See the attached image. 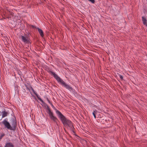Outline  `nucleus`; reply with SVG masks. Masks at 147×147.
Returning a JSON list of instances; mask_svg holds the SVG:
<instances>
[{
    "mask_svg": "<svg viewBox=\"0 0 147 147\" xmlns=\"http://www.w3.org/2000/svg\"><path fill=\"white\" fill-rule=\"evenodd\" d=\"M55 110L56 113L61 120L64 125L65 127H69L71 129H73V127L71 122L66 118L58 110L56 109Z\"/></svg>",
    "mask_w": 147,
    "mask_h": 147,
    "instance_id": "1",
    "label": "nucleus"
},
{
    "mask_svg": "<svg viewBox=\"0 0 147 147\" xmlns=\"http://www.w3.org/2000/svg\"><path fill=\"white\" fill-rule=\"evenodd\" d=\"M49 72L51 75L53 76L54 78L57 80L58 82L61 84V85L66 88L71 90H72V88L69 85L67 84L64 81L62 80L58 75L55 73L49 70Z\"/></svg>",
    "mask_w": 147,
    "mask_h": 147,
    "instance_id": "2",
    "label": "nucleus"
},
{
    "mask_svg": "<svg viewBox=\"0 0 147 147\" xmlns=\"http://www.w3.org/2000/svg\"><path fill=\"white\" fill-rule=\"evenodd\" d=\"M47 110V113L49 114L51 119L53 120L54 122L57 123V119L53 115V112L51 111L49 108H48Z\"/></svg>",
    "mask_w": 147,
    "mask_h": 147,
    "instance_id": "3",
    "label": "nucleus"
},
{
    "mask_svg": "<svg viewBox=\"0 0 147 147\" xmlns=\"http://www.w3.org/2000/svg\"><path fill=\"white\" fill-rule=\"evenodd\" d=\"M3 123L5 125V127L8 129L10 130L13 129V128L11 126L9 123L5 120L3 121Z\"/></svg>",
    "mask_w": 147,
    "mask_h": 147,
    "instance_id": "4",
    "label": "nucleus"
},
{
    "mask_svg": "<svg viewBox=\"0 0 147 147\" xmlns=\"http://www.w3.org/2000/svg\"><path fill=\"white\" fill-rule=\"evenodd\" d=\"M21 37L22 41L25 43L30 44L31 43L28 39V37H25L23 36H21Z\"/></svg>",
    "mask_w": 147,
    "mask_h": 147,
    "instance_id": "5",
    "label": "nucleus"
},
{
    "mask_svg": "<svg viewBox=\"0 0 147 147\" xmlns=\"http://www.w3.org/2000/svg\"><path fill=\"white\" fill-rule=\"evenodd\" d=\"M38 30V31L40 34V35L42 36L43 37L44 36L43 32L42 30L39 28H36Z\"/></svg>",
    "mask_w": 147,
    "mask_h": 147,
    "instance_id": "6",
    "label": "nucleus"
},
{
    "mask_svg": "<svg viewBox=\"0 0 147 147\" xmlns=\"http://www.w3.org/2000/svg\"><path fill=\"white\" fill-rule=\"evenodd\" d=\"M12 127L13 130H14L16 129V122L14 121H13L12 123Z\"/></svg>",
    "mask_w": 147,
    "mask_h": 147,
    "instance_id": "7",
    "label": "nucleus"
},
{
    "mask_svg": "<svg viewBox=\"0 0 147 147\" xmlns=\"http://www.w3.org/2000/svg\"><path fill=\"white\" fill-rule=\"evenodd\" d=\"M142 21H143L144 24H145L147 23V20L146 18L143 16L142 17Z\"/></svg>",
    "mask_w": 147,
    "mask_h": 147,
    "instance_id": "8",
    "label": "nucleus"
},
{
    "mask_svg": "<svg viewBox=\"0 0 147 147\" xmlns=\"http://www.w3.org/2000/svg\"><path fill=\"white\" fill-rule=\"evenodd\" d=\"M5 147H14V146L11 143H8L6 144Z\"/></svg>",
    "mask_w": 147,
    "mask_h": 147,
    "instance_id": "9",
    "label": "nucleus"
},
{
    "mask_svg": "<svg viewBox=\"0 0 147 147\" xmlns=\"http://www.w3.org/2000/svg\"><path fill=\"white\" fill-rule=\"evenodd\" d=\"M29 91H30V90H31L32 92H34V93L37 96H38V94L36 93V92L34 90V89H33V88H32V87H31V88H30L29 89Z\"/></svg>",
    "mask_w": 147,
    "mask_h": 147,
    "instance_id": "10",
    "label": "nucleus"
},
{
    "mask_svg": "<svg viewBox=\"0 0 147 147\" xmlns=\"http://www.w3.org/2000/svg\"><path fill=\"white\" fill-rule=\"evenodd\" d=\"M7 113L6 112H4L3 113L2 117H4L7 116Z\"/></svg>",
    "mask_w": 147,
    "mask_h": 147,
    "instance_id": "11",
    "label": "nucleus"
},
{
    "mask_svg": "<svg viewBox=\"0 0 147 147\" xmlns=\"http://www.w3.org/2000/svg\"><path fill=\"white\" fill-rule=\"evenodd\" d=\"M96 112V111H94L93 112V113H92V114H93V115H94V117L95 119L96 118V115H95Z\"/></svg>",
    "mask_w": 147,
    "mask_h": 147,
    "instance_id": "12",
    "label": "nucleus"
},
{
    "mask_svg": "<svg viewBox=\"0 0 147 147\" xmlns=\"http://www.w3.org/2000/svg\"><path fill=\"white\" fill-rule=\"evenodd\" d=\"M92 3H94L95 2L94 0H88Z\"/></svg>",
    "mask_w": 147,
    "mask_h": 147,
    "instance_id": "13",
    "label": "nucleus"
},
{
    "mask_svg": "<svg viewBox=\"0 0 147 147\" xmlns=\"http://www.w3.org/2000/svg\"><path fill=\"white\" fill-rule=\"evenodd\" d=\"M119 76L120 78L122 80L123 79V76L121 75H119Z\"/></svg>",
    "mask_w": 147,
    "mask_h": 147,
    "instance_id": "14",
    "label": "nucleus"
},
{
    "mask_svg": "<svg viewBox=\"0 0 147 147\" xmlns=\"http://www.w3.org/2000/svg\"><path fill=\"white\" fill-rule=\"evenodd\" d=\"M30 26H31L33 28H36V27L35 26H34L33 25H30Z\"/></svg>",
    "mask_w": 147,
    "mask_h": 147,
    "instance_id": "15",
    "label": "nucleus"
},
{
    "mask_svg": "<svg viewBox=\"0 0 147 147\" xmlns=\"http://www.w3.org/2000/svg\"><path fill=\"white\" fill-rule=\"evenodd\" d=\"M10 14L11 15H12V16H13V13H12V12H11V13H10Z\"/></svg>",
    "mask_w": 147,
    "mask_h": 147,
    "instance_id": "16",
    "label": "nucleus"
},
{
    "mask_svg": "<svg viewBox=\"0 0 147 147\" xmlns=\"http://www.w3.org/2000/svg\"><path fill=\"white\" fill-rule=\"evenodd\" d=\"M10 17L9 16L8 17H7V18H9Z\"/></svg>",
    "mask_w": 147,
    "mask_h": 147,
    "instance_id": "17",
    "label": "nucleus"
}]
</instances>
